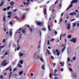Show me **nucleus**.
Segmentation results:
<instances>
[{"instance_id":"obj_29","label":"nucleus","mask_w":79,"mask_h":79,"mask_svg":"<svg viewBox=\"0 0 79 79\" xmlns=\"http://www.w3.org/2000/svg\"><path fill=\"white\" fill-rule=\"evenodd\" d=\"M10 6H9L7 7V10H9L10 9Z\"/></svg>"},{"instance_id":"obj_22","label":"nucleus","mask_w":79,"mask_h":79,"mask_svg":"<svg viewBox=\"0 0 79 79\" xmlns=\"http://www.w3.org/2000/svg\"><path fill=\"white\" fill-rule=\"evenodd\" d=\"M72 37V35H69L68 36V39H70Z\"/></svg>"},{"instance_id":"obj_45","label":"nucleus","mask_w":79,"mask_h":79,"mask_svg":"<svg viewBox=\"0 0 79 79\" xmlns=\"http://www.w3.org/2000/svg\"><path fill=\"white\" fill-rule=\"evenodd\" d=\"M8 54V52H6L4 54V56H6V55Z\"/></svg>"},{"instance_id":"obj_44","label":"nucleus","mask_w":79,"mask_h":79,"mask_svg":"<svg viewBox=\"0 0 79 79\" xmlns=\"http://www.w3.org/2000/svg\"><path fill=\"white\" fill-rule=\"evenodd\" d=\"M11 13L10 12H8V15H11Z\"/></svg>"},{"instance_id":"obj_19","label":"nucleus","mask_w":79,"mask_h":79,"mask_svg":"<svg viewBox=\"0 0 79 79\" xmlns=\"http://www.w3.org/2000/svg\"><path fill=\"white\" fill-rule=\"evenodd\" d=\"M26 15V14H23V16L22 17V19H25V16Z\"/></svg>"},{"instance_id":"obj_63","label":"nucleus","mask_w":79,"mask_h":79,"mask_svg":"<svg viewBox=\"0 0 79 79\" xmlns=\"http://www.w3.org/2000/svg\"><path fill=\"white\" fill-rule=\"evenodd\" d=\"M66 35V34H64L62 35V37H64Z\"/></svg>"},{"instance_id":"obj_61","label":"nucleus","mask_w":79,"mask_h":79,"mask_svg":"<svg viewBox=\"0 0 79 79\" xmlns=\"http://www.w3.org/2000/svg\"><path fill=\"white\" fill-rule=\"evenodd\" d=\"M68 61H70V59L69 58H68Z\"/></svg>"},{"instance_id":"obj_55","label":"nucleus","mask_w":79,"mask_h":79,"mask_svg":"<svg viewBox=\"0 0 79 79\" xmlns=\"http://www.w3.org/2000/svg\"><path fill=\"white\" fill-rule=\"evenodd\" d=\"M56 51L57 53H58V52H59V51H58V49H56Z\"/></svg>"},{"instance_id":"obj_54","label":"nucleus","mask_w":79,"mask_h":79,"mask_svg":"<svg viewBox=\"0 0 79 79\" xmlns=\"http://www.w3.org/2000/svg\"><path fill=\"white\" fill-rule=\"evenodd\" d=\"M52 74H50V78H52Z\"/></svg>"},{"instance_id":"obj_56","label":"nucleus","mask_w":79,"mask_h":79,"mask_svg":"<svg viewBox=\"0 0 79 79\" xmlns=\"http://www.w3.org/2000/svg\"><path fill=\"white\" fill-rule=\"evenodd\" d=\"M69 69L70 71H73V70L72 69H71V68H69Z\"/></svg>"},{"instance_id":"obj_47","label":"nucleus","mask_w":79,"mask_h":79,"mask_svg":"<svg viewBox=\"0 0 79 79\" xmlns=\"http://www.w3.org/2000/svg\"><path fill=\"white\" fill-rule=\"evenodd\" d=\"M54 40V39L52 38L51 40V42H53Z\"/></svg>"},{"instance_id":"obj_25","label":"nucleus","mask_w":79,"mask_h":79,"mask_svg":"<svg viewBox=\"0 0 79 79\" xmlns=\"http://www.w3.org/2000/svg\"><path fill=\"white\" fill-rule=\"evenodd\" d=\"M42 31H46V28H43L42 29Z\"/></svg>"},{"instance_id":"obj_62","label":"nucleus","mask_w":79,"mask_h":79,"mask_svg":"<svg viewBox=\"0 0 79 79\" xmlns=\"http://www.w3.org/2000/svg\"><path fill=\"white\" fill-rule=\"evenodd\" d=\"M5 58V56L4 55L3 56L1 57V59H3V58Z\"/></svg>"},{"instance_id":"obj_3","label":"nucleus","mask_w":79,"mask_h":79,"mask_svg":"<svg viewBox=\"0 0 79 79\" xmlns=\"http://www.w3.org/2000/svg\"><path fill=\"white\" fill-rule=\"evenodd\" d=\"M70 42H73V43H75L77 42V40L76 38H73V39L70 40Z\"/></svg>"},{"instance_id":"obj_9","label":"nucleus","mask_w":79,"mask_h":79,"mask_svg":"<svg viewBox=\"0 0 79 79\" xmlns=\"http://www.w3.org/2000/svg\"><path fill=\"white\" fill-rule=\"evenodd\" d=\"M36 54H35L34 55V58H35H35L36 59H38L39 58H40V57L37 56H36Z\"/></svg>"},{"instance_id":"obj_60","label":"nucleus","mask_w":79,"mask_h":79,"mask_svg":"<svg viewBox=\"0 0 79 79\" xmlns=\"http://www.w3.org/2000/svg\"><path fill=\"white\" fill-rule=\"evenodd\" d=\"M73 60H76V58L75 57H73Z\"/></svg>"},{"instance_id":"obj_49","label":"nucleus","mask_w":79,"mask_h":79,"mask_svg":"<svg viewBox=\"0 0 79 79\" xmlns=\"http://www.w3.org/2000/svg\"><path fill=\"white\" fill-rule=\"evenodd\" d=\"M54 34H58V33L56 32V31H54Z\"/></svg>"},{"instance_id":"obj_12","label":"nucleus","mask_w":79,"mask_h":79,"mask_svg":"<svg viewBox=\"0 0 79 79\" xmlns=\"http://www.w3.org/2000/svg\"><path fill=\"white\" fill-rule=\"evenodd\" d=\"M44 15H46L47 14V10L46 8H45L44 10Z\"/></svg>"},{"instance_id":"obj_30","label":"nucleus","mask_w":79,"mask_h":79,"mask_svg":"<svg viewBox=\"0 0 79 79\" xmlns=\"http://www.w3.org/2000/svg\"><path fill=\"white\" fill-rule=\"evenodd\" d=\"M65 46H66V45H65V44H63L61 45V47H65Z\"/></svg>"},{"instance_id":"obj_17","label":"nucleus","mask_w":79,"mask_h":79,"mask_svg":"<svg viewBox=\"0 0 79 79\" xmlns=\"http://www.w3.org/2000/svg\"><path fill=\"white\" fill-rule=\"evenodd\" d=\"M10 5H14V2L13 1H11L10 3Z\"/></svg>"},{"instance_id":"obj_41","label":"nucleus","mask_w":79,"mask_h":79,"mask_svg":"<svg viewBox=\"0 0 79 79\" xmlns=\"http://www.w3.org/2000/svg\"><path fill=\"white\" fill-rule=\"evenodd\" d=\"M3 11H6V8H4V9H3Z\"/></svg>"},{"instance_id":"obj_14","label":"nucleus","mask_w":79,"mask_h":79,"mask_svg":"<svg viewBox=\"0 0 79 79\" xmlns=\"http://www.w3.org/2000/svg\"><path fill=\"white\" fill-rule=\"evenodd\" d=\"M23 61H23V60H20V61L19 62V63H20V64H23Z\"/></svg>"},{"instance_id":"obj_39","label":"nucleus","mask_w":79,"mask_h":79,"mask_svg":"<svg viewBox=\"0 0 79 79\" xmlns=\"http://www.w3.org/2000/svg\"><path fill=\"white\" fill-rule=\"evenodd\" d=\"M40 60H41V61L44 62V60H43V59H42V57H40Z\"/></svg>"},{"instance_id":"obj_15","label":"nucleus","mask_w":79,"mask_h":79,"mask_svg":"<svg viewBox=\"0 0 79 79\" xmlns=\"http://www.w3.org/2000/svg\"><path fill=\"white\" fill-rule=\"evenodd\" d=\"M22 33H23V34H24L26 32V30L22 29Z\"/></svg>"},{"instance_id":"obj_23","label":"nucleus","mask_w":79,"mask_h":79,"mask_svg":"<svg viewBox=\"0 0 79 79\" xmlns=\"http://www.w3.org/2000/svg\"><path fill=\"white\" fill-rule=\"evenodd\" d=\"M18 65L19 68H22V65L20 64H18Z\"/></svg>"},{"instance_id":"obj_10","label":"nucleus","mask_w":79,"mask_h":79,"mask_svg":"<svg viewBox=\"0 0 79 79\" xmlns=\"http://www.w3.org/2000/svg\"><path fill=\"white\" fill-rule=\"evenodd\" d=\"M66 48V46H64V47L62 49L61 51H62V52L63 53V52L64 51V50H65Z\"/></svg>"},{"instance_id":"obj_35","label":"nucleus","mask_w":79,"mask_h":79,"mask_svg":"<svg viewBox=\"0 0 79 79\" xmlns=\"http://www.w3.org/2000/svg\"><path fill=\"white\" fill-rule=\"evenodd\" d=\"M48 45H50V40H49L48 41Z\"/></svg>"},{"instance_id":"obj_40","label":"nucleus","mask_w":79,"mask_h":79,"mask_svg":"<svg viewBox=\"0 0 79 79\" xmlns=\"http://www.w3.org/2000/svg\"><path fill=\"white\" fill-rule=\"evenodd\" d=\"M19 48H20V47L19 46V47H17V50H19Z\"/></svg>"},{"instance_id":"obj_58","label":"nucleus","mask_w":79,"mask_h":79,"mask_svg":"<svg viewBox=\"0 0 79 79\" xmlns=\"http://www.w3.org/2000/svg\"><path fill=\"white\" fill-rule=\"evenodd\" d=\"M11 15H9L8 16V18H11Z\"/></svg>"},{"instance_id":"obj_43","label":"nucleus","mask_w":79,"mask_h":79,"mask_svg":"<svg viewBox=\"0 0 79 79\" xmlns=\"http://www.w3.org/2000/svg\"><path fill=\"white\" fill-rule=\"evenodd\" d=\"M10 24H11V26H13V23H12V22L11 21L10 22Z\"/></svg>"},{"instance_id":"obj_7","label":"nucleus","mask_w":79,"mask_h":79,"mask_svg":"<svg viewBox=\"0 0 79 79\" xmlns=\"http://www.w3.org/2000/svg\"><path fill=\"white\" fill-rule=\"evenodd\" d=\"M57 72V70L56 69L54 71V75L56 76H58V74H56L55 73H56Z\"/></svg>"},{"instance_id":"obj_59","label":"nucleus","mask_w":79,"mask_h":79,"mask_svg":"<svg viewBox=\"0 0 79 79\" xmlns=\"http://www.w3.org/2000/svg\"><path fill=\"white\" fill-rule=\"evenodd\" d=\"M63 21V19H60V23H61Z\"/></svg>"},{"instance_id":"obj_51","label":"nucleus","mask_w":79,"mask_h":79,"mask_svg":"<svg viewBox=\"0 0 79 79\" xmlns=\"http://www.w3.org/2000/svg\"><path fill=\"white\" fill-rule=\"evenodd\" d=\"M52 13H53L55 12V9H53L52 10Z\"/></svg>"},{"instance_id":"obj_42","label":"nucleus","mask_w":79,"mask_h":79,"mask_svg":"<svg viewBox=\"0 0 79 79\" xmlns=\"http://www.w3.org/2000/svg\"><path fill=\"white\" fill-rule=\"evenodd\" d=\"M16 11H17V9H15V10H13V11H14V12Z\"/></svg>"},{"instance_id":"obj_16","label":"nucleus","mask_w":79,"mask_h":79,"mask_svg":"<svg viewBox=\"0 0 79 79\" xmlns=\"http://www.w3.org/2000/svg\"><path fill=\"white\" fill-rule=\"evenodd\" d=\"M23 4L25 5H29V3L25 2H23Z\"/></svg>"},{"instance_id":"obj_64","label":"nucleus","mask_w":79,"mask_h":79,"mask_svg":"<svg viewBox=\"0 0 79 79\" xmlns=\"http://www.w3.org/2000/svg\"><path fill=\"white\" fill-rule=\"evenodd\" d=\"M54 79H58V77H55Z\"/></svg>"},{"instance_id":"obj_38","label":"nucleus","mask_w":79,"mask_h":79,"mask_svg":"<svg viewBox=\"0 0 79 79\" xmlns=\"http://www.w3.org/2000/svg\"><path fill=\"white\" fill-rule=\"evenodd\" d=\"M47 53H48V54L49 55H50V51H49V50H47Z\"/></svg>"},{"instance_id":"obj_4","label":"nucleus","mask_w":79,"mask_h":79,"mask_svg":"<svg viewBox=\"0 0 79 79\" xmlns=\"http://www.w3.org/2000/svg\"><path fill=\"white\" fill-rule=\"evenodd\" d=\"M67 29L69 30V29H70L71 28V24H70V23H69L67 24Z\"/></svg>"},{"instance_id":"obj_34","label":"nucleus","mask_w":79,"mask_h":79,"mask_svg":"<svg viewBox=\"0 0 79 79\" xmlns=\"http://www.w3.org/2000/svg\"><path fill=\"white\" fill-rule=\"evenodd\" d=\"M10 36H12V31H10Z\"/></svg>"},{"instance_id":"obj_5","label":"nucleus","mask_w":79,"mask_h":79,"mask_svg":"<svg viewBox=\"0 0 79 79\" xmlns=\"http://www.w3.org/2000/svg\"><path fill=\"white\" fill-rule=\"evenodd\" d=\"M8 69L10 71H11L12 70V69H11V66H10L6 69V71H7V70H8Z\"/></svg>"},{"instance_id":"obj_6","label":"nucleus","mask_w":79,"mask_h":79,"mask_svg":"<svg viewBox=\"0 0 79 79\" xmlns=\"http://www.w3.org/2000/svg\"><path fill=\"white\" fill-rule=\"evenodd\" d=\"M70 15L73 16V15H76V13L75 12H73L72 13H70Z\"/></svg>"},{"instance_id":"obj_1","label":"nucleus","mask_w":79,"mask_h":79,"mask_svg":"<svg viewBox=\"0 0 79 79\" xmlns=\"http://www.w3.org/2000/svg\"><path fill=\"white\" fill-rule=\"evenodd\" d=\"M77 1H78V0H73L72 1H71V4H70L69 6L67 9V10H69V8H71V7H72V6H73V3H77Z\"/></svg>"},{"instance_id":"obj_52","label":"nucleus","mask_w":79,"mask_h":79,"mask_svg":"<svg viewBox=\"0 0 79 79\" xmlns=\"http://www.w3.org/2000/svg\"><path fill=\"white\" fill-rule=\"evenodd\" d=\"M3 77V76L2 75L0 76V78H1V79H2Z\"/></svg>"},{"instance_id":"obj_48","label":"nucleus","mask_w":79,"mask_h":79,"mask_svg":"<svg viewBox=\"0 0 79 79\" xmlns=\"http://www.w3.org/2000/svg\"><path fill=\"white\" fill-rule=\"evenodd\" d=\"M51 58H52V60H54V57H53V56H51Z\"/></svg>"},{"instance_id":"obj_57","label":"nucleus","mask_w":79,"mask_h":79,"mask_svg":"<svg viewBox=\"0 0 79 79\" xmlns=\"http://www.w3.org/2000/svg\"><path fill=\"white\" fill-rule=\"evenodd\" d=\"M40 48V45L39 44L38 45V48Z\"/></svg>"},{"instance_id":"obj_50","label":"nucleus","mask_w":79,"mask_h":79,"mask_svg":"<svg viewBox=\"0 0 79 79\" xmlns=\"http://www.w3.org/2000/svg\"><path fill=\"white\" fill-rule=\"evenodd\" d=\"M16 70H17V69H16L15 68L13 69V71H16Z\"/></svg>"},{"instance_id":"obj_37","label":"nucleus","mask_w":79,"mask_h":79,"mask_svg":"<svg viewBox=\"0 0 79 79\" xmlns=\"http://www.w3.org/2000/svg\"><path fill=\"white\" fill-rule=\"evenodd\" d=\"M60 54V52H57V56H59Z\"/></svg>"},{"instance_id":"obj_36","label":"nucleus","mask_w":79,"mask_h":79,"mask_svg":"<svg viewBox=\"0 0 79 79\" xmlns=\"http://www.w3.org/2000/svg\"><path fill=\"white\" fill-rule=\"evenodd\" d=\"M11 72L9 74V79H10V77H11Z\"/></svg>"},{"instance_id":"obj_11","label":"nucleus","mask_w":79,"mask_h":79,"mask_svg":"<svg viewBox=\"0 0 79 79\" xmlns=\"http://www.w3.org/2000/svg\"><path fill=\"white\" fill-rule=\"evenodd\" d=\"M37 24L38 25V26H40V25H42V23L38 22L37 23Z\"/></svg>"},{"instance_id":"obj_46","label":"nucleus","mask_w":79,"mask_h":79,"mask_svg":"<svg viewBox=\"0 0 79 79\" xmlns=\"http://www.w3.org/2000/svg\"><path fill=\"white\" fill-rule=\"evenodd\" d=\"M5 46H1L0 47V48H3V47H5Z\"/></svg>"},{"instance_id":"obj_24","label":"nucleus","mask_w":79,"mask_h":79,"mask_svg":"<svg viewBox=\"0 0 79 79\" xmlns=\"http://www.w3.org/2000/svg\"><path fill=\"white\" fill-rule=\"evenodd\" d=\"M6 29H7V28H6V27H4V30L5 32H6Z\"/></svg>"},{"instance_id":"obj_13","label":"nucleus","mask_w":79,"mask_h":79,"mask_svg":"<svg viewBox=\"0 0 79 79\" xmlns=\"http://www.w3.org/2000/svg\"><path fill=\"white\" fill-rule=\"evenodd\" d=\"M21 28H20L18 30V33H19V34H20L21 32Z\"/></svg>"},{"instance_id":"obj_31","label":"nucleus","mask_w":79,"mask_h":79,"mask_svg":"<svg viewBox=\"0 0 79 79\" xmlns=\"http://www.w3.org/2000/svg\"><path fill=\"white\" fill-rule=\"evenodd\" d=\"M73 27H75L76 26V24L75 23H73Z\"/></svg>"},{"instance_id":"obj_20","label":"nucleus","mask_w":79,"mask_h":79,"mask_svg":"<svg viewBox=\"0 0 79 79\" xmlns=\"http://www.w3.org/2000/svg\"><path fill=\"white\" fill-rule=\"evenodd\" d=\"M48 29L49 31H51V29L50 28V25H48Z\"/></svg>"},{"instance_id":"obj_33","label":"nucleus","mask_w":79,"mask_h":79,"mask_svg":"<svg viewBox=\"0 0 79 79\" xmlns=\"http://www.w3.org/2000/svg\"><path fill=\"white\" fill-rule=\"evenodd\" d=\"M42 68L43 69H44L45 68H44V65H43L42 66Z\"/></svg>"},{"instance_id":"obj_32","label":"nucleus","mask_w":79,"mask_h":79,"mask_svg":"<svg viewBox=\"0 0 79 79\" xmlns=\"http://www.w3.org/2000/svg\"><path fill=\"white\" fill-rule=\"evenodd\" d=\"M19 55L20 56H23V54L22 53H20L19 54Z\"/></svg>"},{"instance_id":"obj_53","label":"nucleus","mask_w":79,"mask_h":79,"mask_svg":"<svg viewBox=\"0 0 79 79\" xmlns=\"http://www.w3.org/2000/svg\"><path fill=\"white\" fill-rule=\"evenodd\" d=\"M29 8H27L25 9L26 11H28V10H29Z\"/></svg>"},{"instance_id":"obj_28","label":"nucleus","mask_w":79,"mask_h":79,"mask_svg":"<svg viewBox=\"0 0 79 79\" xmlns=\"http://www.w3.org/2000/svg\"><path fill=\"white\" fill-rule=\"evenodd\" d=\"M58 1H59V0H56V2L55 3V5H56V3H58Z\"/></svg>"},{"instance_id":"obj_18","label":"nucleus","mask_w":79,"mask_h":79,"mask_svg":"<svg viewBox=\"0 0 79 79\" xmlns=\"http://www.w3.org/2000/svg\"><path fill=\"white\" fill-rule=\"evenodd\" d=\"M23 71L19 72V74L20 75H22V74H23Z\"/></svg>"},{"instance_id":"obj_27","label":"nucleus","mask_w":79,"mask_h":79,"mask_svg":"<svg viewBox=\"0 0 79 79\" xmlns=\"http://www.w3.org/2000/svg\"><path fill=\"white\" fill-rule=\"evenodd\" d=\"M52 6L50 7L49 9V11H52Z\"/></svg>"},{"instance_id":"obj_26","label":"nucleus","mask_w":79,"mask_h":79,"mask_svg":"<svg viewBox=\"0 0 79 79\" xmlns=\"http://www.w3.org/2000/svg\"><path fill=\"white\" fill-rule=\"evenodd\" d=\"M4 3V2L2 1V2L1 3L0 5V6H1L3 5V3Z\"/></svg>"},{"instance_id":"obj_2","label":"nucleus","mask_w":79,"mask_h":79,"mask_svg":"<svg viewBox=\"0 0 79 79\" xmlns=\"http://www.w3.org/2000/svg\"><path fill=\"white\" fill-rule=\"evenodd\" d=\"M6 60H5L1 63V65H3V66H5L7 64V63H6Z\"/></svg>"},{"instance_id":"obj_21","label":"nucleus","mask_w":79,"mask_h":79,"mask_svg":"<svg viewBox=\"0 0 79 79\" xmlns=\"http://www.w3.org/2000/svg\"><path fill=\"white\" fill-rule=\"evenodd\" d=\"M14 18L15 19H19V17H18L16 16L14 17Z\"/></svg>"},{"instance_id":"obj_8","label":"nucleus","mask_w":79,"mask_h":79,"mask_svg":"<svg viewBox=\"0 0 79 79\" xmlns=\"http://www.w3.org/2000/svg\"><path fill=\"white\" fill-rule=\"evenodd\" d=\"M3 21L5 23H6V19H5V15H4L3 17Z\"/></svg>"}]
</instances>
